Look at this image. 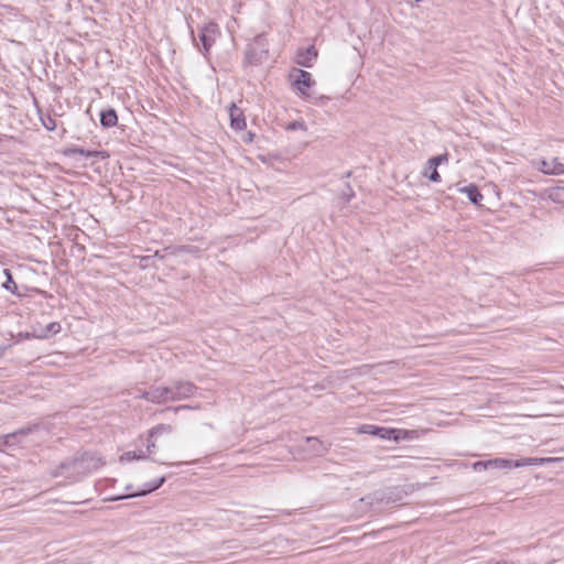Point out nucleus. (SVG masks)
Here are the masks:
<instances>
[{
	"instance_id": "nucleus-2",
	"label": "nucleus",
	"mask_w": 564,
	"mask_h": 564,
	"mask_svg": "<svg viewBox=\"0 0 564 564\" xmlns=\"http://www.w3.org/2000/svg\"><path fill=\"white\" fill-rule=\"evenodd\" d=\"M289 79L297 94L303 98L311 97V90L315 85V80L311 73L301 68H293L289 74Z\"/></svg>"
},
{
	"instance_id": "nucleus-19",
	"label": "nucleus",
	"mask_w": 564,
	"mask_h": 564,
	"mask_svg": "<svg viewBox=\"0 0 564 564\" xmlns=\"http://www.w3.org/2000/svg\"><path fill=\"white\" fill-rule=\"evenodd\" d=\"M448 161V154L447 153H444V154H440V155H436V156H433L429 160L430 163H434L435 166H438L441 165L442 163H446Z\"/></svg>"
},
{
	"instance_id": "nucleus-8",
	"label": "nucleus",
	"mask_w": 564,
	"mask_h": 564,
	"mask_svg": "<svg viewBox=\"0 0 564 564\" xmlns=\"http://www.w3.org/2000/svg\"><path fill=\"white\" fill-rule=\"evenodd\" d=\"M100 123L105 128H112L118 124V116L113 109L104 110L100 113Z\"/></svg>"
},
{
	"instance_id": "nucleus-13",
	"label": "nucleus",
	"mask_w": 564,
	"mask_h": 564,
	"mask_svg": "<svg viewBox=\"0 0 564 564\" xmlns=\"http://www.w3.org/2000/svg\"><path fill=\"white\" fill-rule=\"evenodd\" d=\"M61 329H62V327H61V324H59V323H57V322H52V323H50V324L46 326V328H45L44 330H42V332L37 335V337H39V338H46V337H48L51 334H57V333H59V332H61Z\"/></svg>"
},
{
	"instance_id": "nucleus-12",
	"label": "nucleus",
	"mask_w": 564,
	"mask_h": 564,
	"mask_svg": "<svg viewBox=\"0 0 564 564\" xmlns=\"http://www.w3.org/2000/svg\"><path fill=\"white\" fill-rule=\"evenodd\" d=\"M423 175L432 182H441V175L437 171V166H435L434 163H430L429 161L425 164Z\"/></svg>"
},
{
	"instance_id": "nucleus-22",
	"label": "nucleus",
	"mask_w": 564,
	"mask_h": 564,
	"mask_svg": "<svg viewBox=\"0 0 564 564\" xmlns=\"http://www.w3.org/2000/svg\"><path fill=\"white\" fill-rule=\"evenodd\" d=\"M254 140V133L248 132L246 138L243 139L245 142L251 143Z\"/></svg>"
},
{
	"instance_id": "nucleus-18",
	"label": "nucleus",
	"mask_w": 564,
	"mask_h": 564,
	"mask_svg": "<svg viewBox=\"0 0 564 564\" xmlns=\"http://www.w3.org/2000/svg\"><path fill=\"white\" fill-rule=\"evenodd\" d=\"M392 435H393V429L379 426L376 436L383 438V440H389V438H392Z\"/></svg>"
},
{
	"instance_id": "nucleus-23",
	"label": "nucleus",
	"mask_w": 564,
	"mask_h": 564,
	"mask_svg": "<svg viewBox=\"0 0 564 564\" xmlns=\"http://www.w3.org/2000/svg\"><path fill=\"white\" fill-rule=\"evenodd\" d=\"M48 127H50V128H48L50 130H53V129H54V127H52V123H48Z\"/></svg>"
},
{
	"instance_id": "nucleus-6",
	"label": "nucleus",
	"mask_w": 564,
	"mask_h": 564,
	"mask_svg": "<svg viewBox=\"0 0 564 564\" xmlns=\"http://www.w3.org/2000/svg\"><path fill=\"white\" fill-rule=\"evenodd\" d=\"M560 459L561 458H557V457H544V458L529 457V458H522L520 460H517V463H518V468H519V467H524V466H538V465L550 464V463L558 462Z\"/></svg>"
},
{
	"instance_id": "nucleus-15",
	"label": "nucleus",
	"mask_w": 564,
	"mask_h": 564,
	"mask_svg": "<svg viewBox=\"0 0 564 564\" xmlns=\"http://www.w3.org/2000/svg\"><path fill=\"white\" fill-rule=\"evenodd\" d=\"M378 427L377 425H372V424H362L360 425L356 432L358 434H369V435H373L376 436L377 435V432H378Z\"/></svg>"
},
{
	"instance_id": "nucleus-5",
	"label": "nucleus",
	"mask_w": 564,
	"mask_h": 564,
	"mask_svg": "<svg viewBox=\"0 0 564 564\" xmlns=\"http://www.w3.org/2000/svg\"><path fill=\"white\" fill-rule=\"evenodd\" d=\"M229 118L231 129L242 131L247 128L245 113L236 104H231L229 107Z\"/></svg>"
},
{
	"instance_id": "nucleus-11",
	"label": "nucleus",
	"mask_w": 564,
	"mask_h": 564,
	"mask_svg": "<svg viewBox=\"0 0 564 564\" xmlns=\"http://www.w3.org/2000/svg\"><path fill=\"white\" fill-rule=\"evenodd\" d=\"M218 33V26L215 23H209L204 28L203 34H202V42L206 51H208L210 43H208V36H215Z\"/></svg>"
},
{
	"instance_id": "nucleus-20",
	"label": "nucleus",
	"mask_w": 564,
	"mask_h": 564,
	"mask_svg": "<svg viewBox=\"0 0 564 564\" xmlns=\"http://www.w3.org/2000/svg\"><path fill=\"white\" fill-rule=\"evenodd\" d=\"M473 468H474L475 470L487 469V468H490V464H488V460H485V462H476V463H474Z\"/></svg>"
},
{
	"instance_id": "nucleus-10",
	"label": "nucleus",
	"mask_w": 564,
	"mask_h": 564,
	"mask_svg": "<svg viewBox=\"0 0 564 564\" xmlns=\"http://www.w3.org/2000/svg\"><path fill=\"white\" fill-rule=\"evenodd\" d=\"M488 464H490V468H498V469L518 468L517 460H510V459H505V458L489 459Z\"/></svg>"
},
{
	"instance_id": "nucleus-21",
	"label": "nucleus",
	"mask_w": 564,
	"mask_h": 564,
	"mask_svg": "<svg viewBox=\"0 0 564 564\" xmlns=\"http://www.w3.org/2000/svg\"><path fill=\"white\" fill-rule=\"evenodd\" d=\"M163 481H164V479H163V478H162V479H160V481H159L156 485H154L153 487H151V488H149V489H147V490H143V491H142V495H144V494H147V492H151L152 490H154V489L159 488V487L163 484Z\"/></svg>"
},
{
	"instance_id": "nucleus-16",
	"label": "nucleus",
	"mask_w": 564,
	"mask_h": 564,
	"mask_svg": "<svg viewBox=\"0 0 564 564\" xmlns=\"http://www.w3.org/2000/svg\"><path fill=\"white\" fill-rule=\"evenodd\" d=\"M69 152L72 154H76V155H82V156H87V158H90V156H97L99 154H102V152H97V151H86L82 148H74V149H70Z\"/></svg>"
},
{
	"instance_id": "nucleus-24",
	"label": "nucleus",
	"mask_w": 564,
	"mask_h": 564,
	"mask_svg": "<svg viewBox=\"0 0 564 564\" xmlns=\"http://www.w3.org/2000/svg\"><path fill=\"white\" fill-rule=\"evenodd\" d=\"M48 127H50V128H48L50 130H53V129H54V127H52V123H48Z\"/></svg>"
},
{
	"instance_id": "nucleus-7",
	"label": "nucleus",
	"mask_w": 564,
	"mask_h": 564,
	"mask_svg": "<svg viewBox=\"0 0 564 564\" xmlns=\"http://www.w3.org/2000/svg\"><path fill=\"white\" fill-rule=\"evenodd\" d=\"M459 192L466 194L470 202L476 205H480L484 198L482 194L479 192L478 187L475 184L462 187Z\"/></svg>"
},
{
	"instance_id": "nucleus-1",
	"label": "nucleus",
	"mask_w": 564,
	"mask_h": 564,
	"mask_svg": "<svg viewBox=\"0 0 564 564\" xmlns=\"http://www.w3.org/2000/svg\"><path fill=\"white\" fill-rule=\"evenodd\" d=\"M194 387L191 383H176L173 387H159L145 394L152 402L164 403L192 395Z\"/></svg>"
},
{
	"instance_id": "nucleus-3",
	"label": "nucleus",
	"mask_w": 564,
	"mask_h": 564,
	"mask_svg": "<svg viewBox=\"0 0 564 564\" xmlns=\"http://www.w3.org/2000/svg\"><path fill=\"white\" fill-rule=\"evenodd\" d=\"M536 167L547 175L564 174V164L557 158L542 159L536 163Z\"/></svg>"
},
{
	"instance_id": "nucleus-17",
	"label": "nucleus",
	"mask_w": 564,
	"mask_h": 564,
	"mask_svg": "<svg viewBox=\"0 0 564 564\" xmlns=\"http://www.w3.org/2000/svg\"><path fill=\"white\" fill-rule=\"evenodd\" d=\"M4 273H6L7 278H8L7 282L4 283V288L7 290L11 291L12 293H14L15 290H17V283L14 282V280H13V278H12V275H11L9 270H4Z\"/></svg>"
},
{
	"instance_id": "nucleus-14",
	"label": "nucleus",
	"mask_w": 564,
	"mask_h": 564,
	"mask_svg": "<svg viewBox=\"0 0 564 564\" xmlns=\"http://www.w3.org/2000/svg\"><path fill=\"white\" fill-rule=\"evenodd\" d=\"M549 197L555 203L564 204V187L551 188Z\"/></svg>"
},
{
	"instance_id": "nucleus-4",
	"label": "nucleus",
	"mask_w": 564,
	"mask_h": 564,
	"mask_svg": "<svg viewBox=\"0 0 564 564\" xmlns=\"http://www.w3.org/2000/svg\"><path fill=\"white\" fill-rule=\"evenodd\" d=\"M318 57V51L314 45L300 48L296 52L295 63L302 67H312Z\"/></svg>"
},
{
	"instance_id": "nucleus-9",
	"label": "nucleus",
	"mask_w": 564,
	"mask_h": 564,
	"mask_svg": "<svg viewBox=\"0 0 564 564\" xmlns=\"http://www.w3.org/2000/svg\"><path fill=\"white\" fill-rule=\"evenodd\" d=\"M419 436L420 433L416 430L393 429L392 440L399 442L401 440H411Z\"/></svg>"
}]
</instances>
